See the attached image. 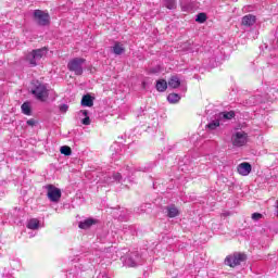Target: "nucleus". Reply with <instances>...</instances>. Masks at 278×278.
<instances>
[{"instance_id": "nucleus-25", "label": "nucleus", "mask_w": 278, "mask_h": 278, "mask_svg": "<svg viewBox=\"0 0 278 278\" xmlns=\"http://www.w3.org/2000/svg\"><path fill=\"white\" fill-rule=\"evenodd\" d=\"M80 114L85 116V118L83 119V125H90V117L88 116V111H80Z\"/></svg>"}, {"instance_id": "nucleus-29", "label": "nucleus", "mask_w": 278, "mask_h": 278, "mask_svg": "<svg viewBox=\"0 0 278 278\" xmlns=\"http://www.w3.org/2000/svg\"><path fill=\"white\" fill-rule=\"evenodd\" d=\"M27 125H29L30 127H34V125H36V121L35 119H28Z\"/></svg>"}, {"instance_id": "nucleus-12", "label": "nucleus", "mask_w": 278, "mask_h": 278, "mask_svg": "<svg viewBox=\"0 0 278 278\" xmlns=\"http://www.w3.org/2000/svg\"><path fill=\"white\" fill-rule=\"evenodd\" d=\"M81 105L84 108H92L94 105V99L90 94H85L81 99Z\"/></svg>"}, {"instance_id": "nucleus-26", "label": "nucleus", "mask_w": 278, "mask_h": 278, "mask_svg": "<svg viewBox=\"0 0 278 278\" xmlns=\"http://www.w3.org/2000/svg\"><path fill=\"white\" fill-rule=\"evenodd\" d=\"M195 21L197 23H205V21H207V15H205V13H199Z\"/></svg>"}, {"instance_id": "nucleus-22", "label": "nucleus", "mask_w": 278, "mask_h": 278, "mask_svg": "<svg viewBox=\"0 0 278 278\" xmlns=\"http://www.w3.org/2000/svg\"><path fill=\"white\" fill-rule=\"evenodd\" d=\"M207 129H210L211 131H214V129H216L217 127H220V121L219 119H215L211 123H208L206 125Z\"/></svg>"}, {"instance_id": "nucleus-13", "label": "nucleus", "mask_w": 278, "mask_h": 278, "mask_svg": "<svg viewBox=\"0 0 278 278\" xmlns=\"http://www.w3.org/2000/svg\"><path fill=\"white\" fill-rule=\"evenodd\" d=\"M242 25H245L247 27H251V26L255 25V16L251 15V14L243 16Z\"/></svg>"}, {"instance_id": "nucleus-1", "label": "nucleus", "mask_w": 278, "mask_h": 278, "mask_svg": "<svg viewBox=\"0 0 278 278\" xmlns=\"http://www.w3.org/2000/svg\"><path fill=\"white\" fill-rule=\"evenodd\" d=\"M134 173H136L134 166L127 165L126 167L121 169V173H114L112 177H108L106 182L112 184L114 181H118L119 184H123L127 181V179L130 181Z\"/></svg>"}, {"instance_id": "nucleus-20", "label": "nucleus", "mask_w": 278, "mask_h": 278, "mask_svg": "<svg viewBox=\"0 0 278 278\" xmlns=\"http://www.w3.org/2000/svg\"><path fill=\"white\" fill-rule=\"evenodd\" d=\"M180 99H181V97H179V94H177V93H169L167 96V101L169 103H179Z\"/></svg>"}, {"instance_id": "nucleus-31", "label": "nucleus", "mask_w": 278, "mask_h": 278, "mask_svg": "<svg viewBox=\"0 0 278 278\" xmlns=\"http://www.w3.org/2000/svg\"><path fill=\"white\" fill-rule=\"evenodd\" d=\"M2 277L3 278H10V276H8V275L5 276V274H2Z\"/></svg>"}, {"instance_id": "nucleus-7", "label": "nucleus", "mask_w": 278, "mask_h": 278, "mask_svg": "<svg viewBox=\"0 0 278 278\" xmlns=\"http://www.w3.org/2000/svg\"><path fill=\"white\" fill-rule=\"evenodd\" d=\"M46 190L49 201H51L52 203L60 202V199H62V190H60V188L53 185H47Z\"/></svg>"}, {"instance_id": "nucleus-23", "label": "nucleus", "mask_w": 278, "mask_h": 278, "mask_svg": "<svg viewBox=\"0 0 278 278\" xmlns=\"http://www.w3.org/2000/svg\"><path fill=\"white\" fill-rule=\"evenodd\" d=\"M164 5L167 10H175V8H177V2L175 0H166Z\"/></svg>"}, {"instance_id": "nucleus-5", "label": "nucleus", "mask_w": 278, "mask_h": 278, "mask_svg": "<svg viewBox=\"0 0 278 278\" xmlns=\"http://www.w3.org/2000/svg\"><path fill=\"white\" fill-rule=\"evenodd\" d=\"M45 55H47V48H41L33 50L30 53H28L26 55V60L31 66H36V64H38V62H40Z\"/></svg>"}, {"instance_id": "nucleus-19", "label": "nucleus", "mask_w": 278, "mask_h": 278, "mask_svg": "<svg viewBox=\"0 0 278 278\" xmlns=\"http://www.w3.org/2000/svg\"><path fill=\"white\" fill-rule=\"evenodd\" d=\"M38 227H40V222L37 218L30 219L27 224L28 229H38Z\"/></svg>"}, {"instance_id": "nucleus-2", "label": "nucleus", "mask_w": 278, "mask_h": 278, "mask_svg": "<svg viewBox=\"0 0 278 278\" xmlns=\"http://www.w3.org/2000/svg\"><path fill=\"white\" fill-rule=\"evenodd\" d=\"M230 142L236 149L247 147L249 144V134L244 130H235L231 134Z\"/></svg>"}, {"instance_id": "nucleus-27", "label": "nucleus", "mask_w": 278, "mask_h": 278, "mask_svg": "<svg viewBox=\"0 0 278 278\" xmlns=\"http://www.w3.org/2000/svg\"><path fill=\"white\" fill-rule=\"evenodd\" d=\"M60 112H63V113L68 112V105L62 104V105L60 106Z\"/></svg>"}, {"instance_id": "nucleus-6", "label": "nucleus", "mask_w": 278, "mask_h": 278, "mask_svg": "<svg viewBox=\"0 0 278 278\" xmlns=\"http://www.w3.org/2000/svg\"><path fill=\"white\" fill-rule=\"evenodd\" d=\"M84 62L86 60L80 58L73 59L67 63V68L75 75H84Z\"/></svg>"}, {"instance_id": "nucleus-3", "label": "nucleus", "mask_w": 278, "mask_h": 278, "mask_svg": "<svg viewBox=\"0 0 278 278\" xmlns=\"http://www.w3.org/2000/svg\"><path fill=\"white\" fill-rule=\"evenodd\" d=\"M123 263L128 268H136V266H142L144 258L138 252H130L126 256L122 257Z\"/></svg>"}, {"instance_id": "nucleus-16", "label": "nucleus", "mask_w": 278, "mask_h": 278, "mask_svg": "<svg viewBox=\"0 0 278 278\" xmlns=\"http://www.w3.org/2000/svg\"><path fill=\"white\" fill-rule=\"evenodd\" d=\"M167 216L169 218L179 216V210L175 205L167 206Z\"/></svg>"}, {"instance_id": "nucleus-9", "label": "nucleus", "mask_w": 278, "mask_h": 278, "mask_svg": "<svg viewBox=\"0 0 278 278\" xmlns=\"http://www.w3.org/2000/svg\"><path fill=\"white\" fill-rule=\"evenodd\" d=\"M35 21L38 23V25H49L50 16L49 13L40 10H36L34 12Z\"/></svg>"}, {"instance_id": "nucleus-11", "label": "nucleus", "mask_w": 278, "mask_h": 278, "mask_svg": "<svg viewBox=\"0 0 278 278\" xmlns=\"http://www.w3.org/2000/svg\"><path fill=\"white\" fill-rule=\"evenodd\" d=\"M98 220L94 218H87L79 223L78 227L79 229H90L92 225H97Z\"/></svg>"}, {"instance_id": "nucleus-24", "label": "nucleus", "mask_w": 278, "mask_h": 278, "mask_svg": "<svg viewBox=\"0 0 278 278\" xmlns=\"http://www.w3.org/2000/svg\"><path fill=\"white\" fill-rule=\"evenodd\" d=\"M62 155H72L73 154V150H71V147L68 146H63L60 149Z\"/></svg>"}, {"instance_id": "nucleus-32", "label": "nucleus", "mask_w": 278, "mask_h": 278, "mask_svg": "<svg viewBox=\"0 0 278 278\" xmlns=\"http://www.w3.org/2000/svg\"><path fill=\"white\" fill-rule=\"evenodd\" d=\"M141 212H147V210H144V208H141Z\"/></svg>"}, {"instance_id": "nucleus-17", "label": "nucleus", "mask_w": 278, "mask_h": 278, "mask_svg": "<svg viewBox=\"0 0 278 278\" xmlns=\"http://www.w3.org/2000/svg\"><path fill=\"white\" fill-rule=\"evenodd\" d=\"M166 88H168V83L164 79H160L156 81V90L159 92H165Z\"/></svg>"}, {"instance_id": "nucleus-10", "label": "nucleus", "mask_w": 278, "mask_h": 278, "mask_svg": "<svg viewBox=\"0 0 278 278\" xmlns=\"http://www.w3.org/2000/svg\"><path fill=\"white\" fill-rule=\"evenodd\" d=\"M251 170H253V167L249 162H243L237 166V172L242 177H249V175H251Z\"/></svg>"}, {"instance_id": "nucleus-4", "label": "nucleus", "mask_w": 278, "mask_h": 278, "mask_svg": "<svg viewBox=\"0 0 278 278\" xmlns=\"http://www.w3.org/2000/svg\"><path fill=\"white\" fill-rule=\"evenodd\" d=\"M247 261V254L244 253H233L228 255L225 258V264L226 266H230V268H236V266H240L241 262H245Z\"/></svg>"}, {"instance_id": "nucleus-15", "label": "nucleus", "mask_w": 278, "mask_h": 278, "mask_svg": "<svg viewBox=\"0 0 278 278\" xmlns=\"http://www.w3.org/2000/svg\"><path fill=\"white\" fill-rule=\"evenodd\" d=\"M169 88H179L181 86V80L177 76H172L168 80Z\"/></svg>"}, {"instance_id": "nucleus-14", "label": "nucleus", "mask_w": 278, "mask_h": 278, "mask_svg": "<svg viewBox=\"0 0 278 278\" xmlns=\"http://www.w3.org/2000/svg\"><path fill=\"white\" fill-rule=\"evenodd\" d=\"M112 50L115 55H123L125 53V46L121 42H115Z\"/></svg>"}, {"instance_id": "nucleus-30", "label": "nucleus", "mask_w": 278, "mask_h": 278, "mask_svg": "<svg viewBox=\"0 0 278 278\" xmlns=\"http://www.w3.org/2000/svg\"><path fill=\"white\" fill-rule=\"evenodd\" d=\"M142 88H147V83L146 81L142 83Z\"/></svg>"}, {"instance_id": "nucleus-21", "label": "nucleus", "mask_w": 278, "mask_h": 278, "mask_svg": "<svg viewBox=\"0 0 278 278\" xmlns=\"http://www.w3.org/2000/svg\"><path fill=\"white\" fill-rule=\"evenodd\" d=\"M236 116V113L233 111L230 112H223L219 114V118H226V121H231Z\"/></svg>"}, {"instance_id": "nucleus-8", "label": "nucleus", "mask_w": 278, "mask_h": 278, "mask_svg": "<svg viewBox=\"0 0 278 278\" xmlns=\"http://www.w3.org/2000/svg\"><path fill=\"white\" fill-rule=\"evenodd\" d=\"M33 94L38 99V101H45L49 99V90L45 85H37L35 89L31 90Z\"/></svg>"}, {"instance_id": "nucleus-18", "label": "nucleus", "mask_w": 278, "mask_h": 278, "mask_svg": "<svg viewBox=\"0 0 278 278\" xmlns=\"http://www.w3.org/2000/svg\"><path fill=\"white\" fill-rule=\"evenodd\" d=\"M22 112L26 116H31V106L29 105V102H24L22 104Z\"/></svg>"}, {"instance_id": "nucleus-28", "label": "nucleus", "mask_w": 278, "mask_h": 278, "mask_svg": "<svg viewBox=\"0 0 278 278\" xmlns=\"http://www.w3.org/2000/svg\"><path fill=\"white\" fill-rule=\"evenodd\" d=\"M260 218H262V214H260V213L252 214V219L253 220H260Z\"/></svg>"}]
</instances>
